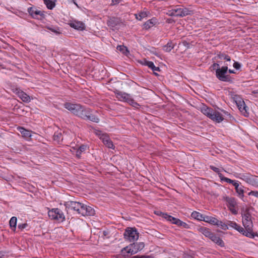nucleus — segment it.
<instances>
[{"label": "nucleus", "instance_id": "obj_1", "mask_svg": "<svg viewBox=\"0 0 258 258\" xmlns=\"http://www.w3.org/2000/svg\"><path fill=\"white\" fill-rule=\"evenodd\" d=\"M65 108L74 114L86 120L98 122L99 119L91 114L90 109L86 108L79 104L66 102L64 104Z\"/></svg>", "mask_w": 258, "mask_h": 258}, {"label": "nucleus", "instance_id": "obj_2", "mask_svg": "<svg viewBox=\"0 0 258 258\" xmlns=\"http://www.w3.org/2000/svg\"><path fill=\"white\" fill-rule=\"evenodd\" d=\"M201 112L212 120L218 123L221 122L224 120L223 113H226L224 110L219 111L205 105L201 107Z\"/></svg>", "mask_w": 258, "mask_h": 258}, {"label": "nucleus", "instance_id": "obj_3", "mask_svg": "<svg viewBox=\"0 0 258 258\" xmlns=\"http://www.w3.org/2000/svg\"><path fill=\"white\" fill-rule=\"evenodd\" d=\"M233 175L235 177L241 179L248 184L258 187V177L252 175L249 173H234Z\"/></svg>", "mask_w": 258, "mask_h": 258}, {"label": "nucleus", "instance_id": "obj_4", "mask_svg": "<svg viewBox=\"0 0 258 258\" xmlns=\"http://www.w3.org/2000/svg\"><path fill=\"white\" fill-rule=\"evenodd\" d=\"M226 66L218 68L216 71V77L221 81L225 82H232V79L229 75L227 74L228 72V63L225 64Z\"/></svg>", "mask_w": 258, "mask_h": 258}, {"label": "nucleus", "instance_id": "obj_5", "mask_svg": "<svg viewBox=\"0 0 258 258\" xmlns=\"http://www.w3.org/2000/svg\"><path fill=\"white\" fill-rule=\"evenodd\" d=\"M124 238L130 242L137 241L139 238V233L135 228H127L124 233Z\"/></svg>", "mask_w": 258, "mask_h": 258}, {"label": "nucleus", "instance_id": "obj_6", "mask_svg": "<svg viewBox=\"0 0 258 258\" xmlns=\"http://www.w3.org/2000/svg\"><path fill=\"white\" fill-rule=\"evenodd\" d=\"M49 217L58 222H62L65 219L63 212L59 209H52L48 212Z\"/></svg>", "mask_w": 258, "mask_h": 258}, {"label": "nucleus", "instance_id": "obj_7", "mask_svg": "<svg viewBox=\"0 0 258 258\" xmlns=\"http://www.w3.org/2000/svg\"><path fill=\"white\" fill-rule=\"evenodd\" d=\"M242 216L243 225L247 231H251L252 230V222L249 210H246L242 214Z\"/></svg>", "mask_w": 258, "mask_h": 258}, {"label": "nucleus", "instance_id": "obj_8", "mask_svg": "<svg viewBox=\"0 0 258 258\" xmlns=\"http://www.w3.org/2000/svg\"><path fill=\"white\" fill-rule=\"evenodd\" d=\"M95 134L102 140L104 144L108 148L114 149V146L109 137L99 130H95Z\"/></svg>", "mask_w": 258, "mask_h": 258}, {"label": "nucleus", "instance_id": "obj_9", "mask_svg": "<svg viewBox=\"0 0 258 258\" xmlns=\"http://www.w3.org/2000/svg\"><path fill=\"white\" fill-rule=\"evenodd\" d=\"M82 205V203L75 201H68L66 202L64 204L66 209L74 210L78 214H79V212L80 211Z\"/></svg>", "mask_w": 258, "mask_h": 258}, {"label": "nucleus", "instance_id": "obj_10", "mask_svg": "<svg viewBox=\"0 0 258 258\" xmlns=\"http://www.w3.org/2000/svg\"><path fill=\"white\" fill-rule=\"evenodd\" d=\"M13 91L15 93L23 102L28 103L30 102L31 98L26 93L21 90L19 88H15L13 89Z\"/></svg>", "mask_w": 258, "mask_h": 258}, {"label": "nucleus", "instance_id": "obj_11", "mask_svg": "<svg viewBox=\"0 0 258 258\" xmlns=\"http://www.w3.org/2000/svg\"><path fill=\"white\" fill-rule=\"evenodd\" d=\"M229 210L234 215L237 214V209L236 208L237 202L234 198H227L226 199Z\"/></svg>", "mask_w": 258, "mask_h": 258}, {"label": "nucleus", "instance_id": "obj_12", "mask_svg": "<svg viewBox=\"0 0 258 258\" xmlns=\"http://www.w3.org/2000/svg\"><path fill=\"white\" fill-rule=\"evenodd\" d=\"M116 97L120 101L128 102L132 97L131 94L120 91L115 92Z\"/></svg>", "mask_w": 258, "mask_h": 258}, {"label": "nucleus", "instance_id": "obj_13", "mask_svg": "<svg viewBox=\"0 0 258 258\" xmlns=\"http://www.w3.org/2000/svg\"><path fill=\"white\" fill-rule=\"evenodd\" d=\"M69 25L72 28L78 30H83L85 28V24L83 22L76 20L70 22Z\"/></svg>", "mask_w": 258, "mask_h": 258}, {"label": "nucleus", "instance_id": "obj_14", "mask_svg": "<svg viewBox=\"0 0 258 258\" xmlns=\"http://www.w3.org/2000/svg\"><path fill=\"white\" fill-rule=\"evenodd\" d=\"M28 12L34 18H37L38 16H43V12L38 10L36 7H32L28 8Z\"/></svg>", "mask_w": 258, "mask_h": 258}, {"label": "nucleus", "instance_id": "obj_15", "mask_svg": "<svg viewBox=\"0 0 258 258\" xmlns=\"http://www.w3.org/2000/svg\"><path fill=\"white\" fill-rule=\"evenodd\" d=\"M235 102L240 111L245 115V114L247 113V111L246 109V106L244 101L241 98H239L235 100Z\"/></svg>", "mask_w": 258, "mask_h": 258}, {"label": "nucleus", "instance_id": "obj_16", "mask_svg": "<svg viewBox=\"0 0 258 258\" xmlns=\"http://www.w3.org/2000/svg\"><path fill=\"white\" fill-rule=\"evenodd\" d=\"M227 225L228 227H229L230 228H233L240 233L244 234L245 230L244 228L241 227L240 225H238L236 222L231 221H228Z\"/></svg>", "mask_w": 258, "mask_h": 258}, {"label": "nucleus", "instance_id": "obj_17", "mask_svg": "<svg viewBox=\"0 0 258 258\" xmlns=\"http://www.w3.org/2000/svg\"><path fill=\"white\" fill-rule=\"evenodd\" d=\"M150 15V12L145 9L143 11L139 12L138 14H135V16L137 20L141 21L143 19L149 16Z\"/></svg>", "mask_w": 258, "mask_h": 258}, {"label": "nucleus", "instance_id": "obj_18", "mask_svg": "<svg viewBox=\"0 0 258 258\" xmlns=\"http://www.w3.org/2000/svg\"><path fill=\"white\" fill-rule=\"evenodd\" d=\"M157 19L156 18H152L151 19L148 20L144 24V28L146 30L149 29L155 26L156 24H157Z\"/></svg>", "mask_w": 258, "mask_h": 258}, {"label": "nucleus", "instance_id": "obj_19", "mask_svg": "<svg viewBox=\"0 0 258 258\" xmlns=\"http://www.w3.org/2000/svg\"><path fill=\"white\" fill-rule=\"evenodd\" d=\"M213 242L218 245L221 247L224 246V242L222 239L218 236L216 235L214 233L212 234L210 238Z\"/></svg>", "mask_w": 258, "mask_h": 258}, {"label": "nucleus", "instance_id": "obj_20", "mask_svg": "<svg viewBox=\"0 0 258 258\" xmlns=\"http://www.w3.org/2000/svg\"><path fill=\"white\" fill-rule=\"evenodd\" d=\"M240 182L238 181L237 184L234 185L235 189L238 196L241 199L244 198V189L243 186H240Z\"/></svg>", "mask_w": 258, "mask_h": 258}, {"label": "nucleus", "instance_id": "obj_21", "mask_svg": "<svg viewBox=\"0 0 258 258\" xmlns=\"http://www.w3.org/2000/svg\"><path fill=\"white\" fill-rule=\"evenodd\" d=\"M178 13L175 14L177 17H184L191 14V11L186 8H177Z\"/></svg>", "mask_w": 258, "mask_h": 258}, {"label": "nucleus", "instance_id": "obj_22", "mask_svg": "<svg viewBox=\"0 0 258 258\" xmlns=\"http://www.w3.org/2000/svg\"><path fill=\"white\" fill-rule=\"evenodd\" d=\"M162 217L166 219L167 221H170L171 223L177 225L178 222L179 221V219L174 218L170 215L166 213L162 214Z\"/></svg>", "mask_w": 258, "mask_h": 258}, {"label": "nucleus", "instance_id": "obj_23", "mask_svg": "<svg viewBox=\"0 0 258 258\" xmlns=\"http://www.w3.org/2000/svg\"><path fill=\"white\" fill-rule=\"evenodd\" d=\"M199 231L202 233L205 236L210 238L213 233H212L210 230L206 227H202L199 229Z\"/></svg>", "mask_w": 258, "mask_h": 258}, {"label": "nucleus", "instance_id": "obj_24", "mask_svg": "<svg viewBox=\"0 0 258 258\" xmlns=\"http://www.w3.org/2000/svg\"><path fill=\"white\" fill-rule=\"evenodd\" d=\"M217 221L215 217L204 215L203 221L205 222L215 225Z\"/></svg>", "mask_w": 258, "mask_h": 258}, {"label": "nucleus", "instance_id": "obj_25", "mask_svg": "<svg viewBox=\"0 0 258 258\" xmlns=\"http://www.w3.org/2000/svg\"><path fill=\"white\" fill-rule=\"evenodd\" d=\"M18 129V131L22 135V136L25 138L26 139H28L31 137V134L30 131H28L22 127H19Z\"/></svg>", "mask_w": 258, "mask_h": 258}, {"label": "nucleus", "instance_id": "obj_26", "mask_svg": "<svg viewBox=\"0 0 258 258\" xmlns=\"http://www.w3.org/2000/svg\"><path fill=\"white\" fill-rule=\"evenodd\" d=\"M87 149L88 146L87 145H82L76 151V156L77 157L80 158L82 153L84 152Z\"/></svg>", "mask_w": 258, "mask_h": 258}, {"label": "nucleus", "instance_id": "obj_27", "mask_svg": "<svg viewBox=\"0 0 258 258\" xmlns=\"http://www.w3.org/2000/svg\"><path fill=\"white\" fill-rule=\"evenodd\" d=\"M191 216L195 219L199 221H203L204 215H203L198 212L194 211L192 212Z\"/></svg>", "mask_w": 258, "mask_h": 258}, {"label": "nucleus", "instance_id": "obj_28", "mask_svg": "<svg viewBox=\"0 0 258 258\" xmlns=\"http://www.w3.org/2000/svg\"><path fill=\"white\" fill-rule=\"evenodd\" d=\"M95 214V210L90 206H86L84 216H93Z\"/></svg>", "mask_w": 258, "mask_h": 258}, {"label": "nucleus", "instance_id": "obj_29", "mask_svg": "<svg viewBox=\"0 0 258 258\" xmlns=\"http://www.w3.org/2000/svg\"><path fill=\"white\" fill-rule=\"evenodd\" d=\"M220 179L221 181H225L227 183L232 184L234 186L238 182V181H237V180H234L229 179L227 177H225L223 175H220Z\"/></svg>", "mask_w": 258, "mask_h": 258}, {"label": "nucleus", "instance_id": "obj_30", "mask_svg": "<svg viewBox=\"0 0 258 258\" xmlns=\"http://www.w3.org/2000/svg\"><path fill=\"white\" fill-rule=\"evenodd\" d=\"M55 0H43L44 3L47 8L49 10H52L55 6Z\"/></svg>", "mask_w": 258, "mask_h": 258}, {"label": "nucleus", "instance_id": "obj_31", "mask_svg": "<svg viewBox=\"0 0 258 258\" xmlns=\"http://www.w3.org/2000/svg\"><path fill=\"white\" fill-rule=\"evenodd\" d=\"M132 245H128L126 247H124L121 251L122 254H123L125 256H128L129 255H132Z\"/></svg>", "mask_w": 258, "mask_h": 258}, {"label": "nucleus", "instance_id": "obj_32", "mask_svg": "<svg viewBox=\"0 0 258 258\" xmlns=\"http://www.w3.org/2000/svg\"><path fill=\"white\" fill-rule=\"evenodd\" d=\"M17 219L16 217H12L9 221L10 226L13 230H15L17 226Z\"/></svg>", "mask_w": 258, "mask_h": 258}, {"label": "nucleus", "instance_id": "obj_33", "mask_svg": "<svg viewBox=\"0 0 258 258\" xmlns=\"http://www.w3.org/2000/svg\"><path fill=\"white\" fill-rule=\"evenodd\" d=\"M215 225L220 227V228H221L222 229L224 230H226L229 228L228 225H227V223H225L221 221H219L218 219H217V222Z\"/></svg>", "mask_w": 258, "mask_h": 258}, {"label": "nucleus", "instance_id": "obj_34", "mask_svg": "<svg viewBox=\"0 0 258 258\" xmlns=\"http://www.w3.org/2000/svg\"><path fill=\"white\" fill-rule=\"evenodd\" d=\"M174 47V44L172 42H169L164 46V50L166 52H170Z\"/></svg>", "mask_w": 258, "mask_h": 258}, {"label": "nucleus", "instance_id": "obj_35", "mask_svg": "<svg viewBox=\"0 0 258 258\" xmlns=\"http://www.w3.org/2000/svg\"><path fill=\"white\" fill-rule=\"evenodd\" d=\"M127 103L135 108H137L140 106V105L134 100L132 97Z\"/></svg>", "mask_w": 258, "mask_h": 258}, {"label": "nucleus", "instance_id": "obj_36", "mask_svg": "<svg viewBox=\"0 0 258 258\" xmlns=\"http://www.w3.org/2000/svg\"><path fill=\"white\" fill-rule=\"evenodd\" d=\"M219 58H220L221 59H224V60H225L228 61H230L231 60L230 57L229 55H228L225 53L220 54L219 55Z\"/></svg>", "mask_w": 258, "mask_h": 258}, {"label": "nucleus", "instance_id": "obj_37", "mask_svg": "<svg viewBox=\"0 0 258 258\" xmlns=\"http://www.w3.org/2000/svg\"><path fill=\"white\" fill-rule=\"evenodd\" d=\"M117 50L121 52L122 53L126 54L128 52L126 47L124 46H118L117 47Z\"/></svg>", "mask_w": 258, "mask_h": 258}, {"label": "nucleus", "instance_id": "obj_38", "mask_svg": "<svg viewBox=\"0 0 258 258\" xmlns=\"http://www.w3.org/2000/svg\"><path fill=\"white\" fill-rule=\"evenodd\" d=\"M135 247L137 248V252L142 250L144 247V244L143 242H139V243H134Z\"/></svg>", "mask_w": 258, "mask_h": 258}, {"label": "nucleus", "instance_id": "obj_39", "mask_svg": "<svg viewBox=\"0 0 258 258\" xmlns=\"http://www.w3.org/2000/svg\"><path fill=\"white\" fill-rule=\"evenodd\" d=\"M177 225L178 226L182 227L184 228H189V225L185 222H184L180 220H179V221L178 222Z\"/></svg>", "mask_w": 258, "mask_h": 258}, {"label": "nucleus", "instance_id": "obj_40", "mask_svg": "<svg viewBox=\"0 0 258 258\" xmlns=\"http://www.w3.org/2000/svg\"><path fill=\"white\" fill-rule=\"evenodd\" d=\"M210 168L211 169H212V170H213L216 173H218L219 178H220V175H222L220 173V170L219 168H218L217 167H215L214 166H212V165L210 166Z\"/></svg>", "mask_w": 258, "mask_h": 258}, {"label": "nucleus", "instance_id": "obj_41", "mask_svg": "<svg viewBox=\"0 0 258 258\" xmlns=\"http://www.w3.org/2000/svg\"><path fill=\"white\" fill-rule=\"evenodd\" d=\"M86 206V205L82 204L81 208L80 209V211L79 212V214H80L82 216H84Z\"/></svg>", "mask_w": 258, "mask_h": 258}, {"label": "nucleus", "instance_id": "obj_42", "mask_svg": "<svg viewBox=\"0 0 258 258\" xmlns=\"http://www.w3.org/2000/svg\"><path fill=\"white\" fill-rule=\"evenodd\" d=\"M61 134L60 133H55L54 135V139L59 141L61 139Z\"/></svg>", "mask_w": 258, "mask_h": 258}, {"label": "nucleus", "instance_id": "obj_43", "mask_svg": "<svg viewBox=\"0 0 258 258\" xmlns=\"http://www.w3.org/2000/svg\"><path fill=\"white\" fill-rule=\"evenodd\" d=\"M233 66L236 70H239L241 68V65L239 62L234 60Z\"/></svg>", "mask_w": 258, "mask_h": 258}, {"label": "nucleus", "instance_id": "obj_44", "mask_svg": "<svg viewBox=\"0 0 258 258\" xmlns=\"http://www.w3.org/2000/svg\"><path fill=\"white\" fill-rule=\"evenodd\" d=\"M151 70L153 71L154 74L156 75H158L156 72H159L160 71V68L159 67H156L155 65H154Z\"/></svg>", "mask_w": 258, "mask_h": 258}, {"label": "nucleus", "instance_id": "obj_45", "mask_svg": "<svg viewBox=\"0 0 258 258\" xmlns=\"http://www.w3.org/2000/svg\"><path fill=\"white\" fill-rule=\"evenodd\" d=\"M248 195L249 196H253L258 198V191H251Z\"/></svg>", "mask_w": 258, "mask_h": 258}, {"label": "nucleus", "instance_id": "obj_46", "mask_svg": "<svg viewBox=\"0 0 258 258\" xmlns=\"http://www.w3.org/2000/svg\"><path fill=\"white\" fill-rule=\"evenodd\" d=\"M130 245L132 246V247L131 248H132V251L133 254L137 253V248L135 247L134 243L131 244H130Z\"/></svg>", "mask_w": 258, "mask_h": 258}, {"label": "nucleus", "instance_id": "obj_47", "mask_svg": "<svg viewBox=\"0 0 258 258\" xmlns=\"http://www.w3.org/2000/svg\"><path fill=\"white\" fill-rule=\"evenodd\" d=\"M212 69L213 70H215V71H216L217 69H218V68H221L219 64L217 63H214V64H213V65L212 66Z\"/></svg>", "mask_w": 258, "mask_h": 258}, {"label": "nucleus", "instance_id": "obj_48", "mask_svg": "<svg viewBox=\"0 0 258 258\" xmlns=\"http://www.w3.org/2000/svg\"><path fill=\"white\" fill-rule=\"evenodd\" d=\"M115 19H110V20H109L108 22V26H111L112 27H114L113 23L115 21Z\"/></svg>", "mask_w": 258, "mask_h": 258}, {"label": "nucleus", "instance_id": "obj_49", "mask_svg": "<svg viewBox=\"0 0 258 258\" xmlns=\"http://www.w3.org/2000/svg\"><path fill=\"white\" fill-rule=\"evenodd\" d=\"M166 14L169 16H174V14L173 13V9L168 10Z\"/></svg>", "mask_w": 258, "mask_h": 258}, {"label": "nucleus", "instance_id": "obj_50", "mask_svg": "<svg viewBox=\"0 0 258 258\" xmlns=\"http://www.w3.org/2000/svg\"><path fill=\"white\" fill-rule=\"evenodd\" d=\"M48 29L50 30L51 31L56 33V34H59V29H55L52 27H49Z\"/></svg>", "mask_w": 258, "mask_h": 258}, {"label": "nucleus", "instance_id": "obj_51", "mask_svg": "<svg viewBox=\"0 0 258 258\" xmlns=\"http://www.w3.org/2000/svg\"><path fill=\"white\" fill-rule=\"evenodd\" d=\"M27 224L26 223H23L18 225V228L22 230L26 227Z\"/></svg>", "mask_w": 258, "mask_h": 258}, {"label": "nucleus", "instance_id": "obj_52", "mask_svg": "<svg viewBox=\"0 0 258 258\" xmlns=\"http://www.w3.org/2000/svg\"><path fill=\"white\" fill-rule=\"evenodd\" d=\"M154 65V64L152 61H148L146 66H148L150 69H151L153 67Z\"/></svg>", "mask_w": 258, "mask_h": 258}, {"label": "nucleus", "instance_id": "obj_53", "mask_svg": "<svg viewBox=\"0 0 258 258\" xmlns=\"http://www.w3.org/2000/svg\"><path fill=\"white\" fill-rule=\"evenodd\" d=\"M148 62V60H146V59H143V60H140L139 61V62L141 64H142L143 66H147Z\"/></svg>", "mask_w": 258, "mask_h": 258}, {"label": "nucleus", "instance_id": "obj_54", "mask_svg": "<svg viewBox=\"0 0 258 258\" xmlns=\"http://www.w3.org/2000/svg\"><path fill=\"white\" fill-rule=\"evenodd\" d=\"M120 0H111V5H115L119 3Z\"/></svg>", "mask_w": 258, "mask_h": 258}, {"label": "nucleus", "instance_id": "obj_55", "mask_svg": "<svg viewBox=\"0 0 258 258\" xmlns=\"http://www.w3.org/2000/svg\"><path fill=\"white\" fill-rule=\"evenodd\" d=\"M173 13L174 14V16H176V15H175V14H177L178 13L177 8L176 7L175 8H173Z\"/></svg>", "mask_w": 258, "mask_h": 258}, {"label": "nucleus", "instance_id": "obj_56", "mask_svg": "<svg viewBox=\"0 0 258 258\" xmlns=\"http://www.w3.org/2000/svg\"><path fill=\"white\" fill-rule=\"evenodd\" d=\"M228 71L230 74H236V72L234 70H231V69H228Z\"/></svg>", "mask_w": 258, "mask_h": 258}, {"label": "nucleus", "instance_id": "obj_57", "mask_svg": "<svg viewBox=\"0 0 258 258\" xmlns=\"http://www.w3.org/2000/svg\"><path fill=\"white\" fill-rule=\"evenodd\" d=\"M252 94H257L258 95V89L252 91Z\"/></svg>", "mask_w": 258, "mask_h": 258}, {"label": "nucleus", "instance_id": "obj_58", "mask_svg": "<svg viewBox=\"0 0 258 258\" xmlns=\"http://www.w3.org/2000/svg\"><path fill=\"white\" fill-rule=\"evenodd\" d=\"M183 258H193L191 256L185 255Z\"/></svg>", "mask_w": 258, "mask_h": 258}, {"label": "nucleus", "instance_id": "obj_59", "mask_svg": "<svg viewBox=\"0 0 258 258\" xmlns=\"http://www.w3.org/2000/svg\"><path fill=\"white\" fill-rule=\"evenodd\" d=\"M72 1H73V3H74L76 6H77V7H78V6L77 4L76 3V2H75V0H72Z\"/></svg>", "mask_w": 258, "mask_h": 258}]
</instances>
